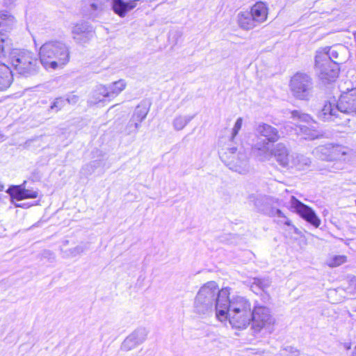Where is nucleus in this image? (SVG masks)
I'll return each mask as SVG.
<instances>
[{"instance_id":"nucleus-1","label":"nucleus","mask_w":356,"mask_h":356,"mask_svg":"<svg viewBox=\"0 0 356 356\" xmlns=\"http://www.w3.org/2000/svg\"><path fill=\"white\" fill-rule=\"evenodd\" d=\"M229 289H222L218 302V319L223 321L228 318L232 327L245 329L251 323L252 307L248 299L241 296L229 297Z\"/></svg>"},{"instance_id":"nucleus-2","label":"nucleus","mask_w":356,"mask_h":356,"mask_svg":"<svg viewBox=\"0 0 356 356\" xmlns=\"http://www.w3.org/2000/svg\"><path fill=\"white\" fill-rule=\"evenodd\" d=\"M220 290L216 282L205 283L197 291L193 301V312L201 318L211 316L215 312L218 318V302L220 299Z\"/></svg>"},{"instance_id":"nucleus-3","label":"nucleus","mask_w":356,"mask_h":356,"mask_svg":"<svg viewBox=\"0 0 356 356\" xmlns=\"http://www.w3.org/2000/svg\"><path fill=\"white\" fill-rule=\"evenodd\" d=\"M341 115H356V88L341 94L337 102H325L318 114L323 120L337 124L341 123L337 118L341 119Z\"/></svg>"},{"instance_id":"nucleus-4","label":"nucleus","mask_w":356,"mask_h":356,"mask_svg":"<svg viewBox=\"0 0 356 356\" xmlns=\"http://www.w3.org/2000/svg\"><path fill=\"white\" fill-rule=\"evenodd\" d=\"M39 56L46 70L62 68L70 61V47L63 41L50 40L41 46Z\"/></svg>"},{"instance_id":"nucleus-5","label":"nucleus","mask_w":356,"mask_h":356,"mask_svg":"<svg viewBox=\"0 0 356 356\" xmlns=\"http://www.w3.org/2000/svg\"><path fill=\"white\" fill-rule=\"evenodd\" d=\"M8 62L14 70L25 76L35 74L39 69L37 56L26 49H12L9 53Z\"/></svg>"},{"instance_id":"nucleus-6","label":"nucleus","mask_w":356,"mask_h":356,"mask_svg":"<svg viewBox=\"0 0 356 356\" xmlns=\"http://www.w3.org/2000/svg\"><path fill=\"white\" fill-rule=\"evenodd\" d=\"M219 155L222 161L230 170L240 174H244L248 171V160L244 152H237L234 147H225L220 149Z\"/></svg>"},{"instance_id":"nucleus-7","label":"nucleus","mask_w":356,"mask_h":356,"mask_svg":"<svg viewBox=\"0 0 356 356\" xmlns=\"http://www.w3.org/2000/svg\"><path fill=\"white\" fill-rule=\"evenodd\" d=\"M290 88L294 97L302 100H308L312 95L313 81L305 73H296L290 81Z\"/></svg>"},{"instance_id":"nucleus-8","label":"nucleus","mask_w":356,"mask_h":356,"mask_svg":"<svg viewBox=\"0 0 356 356\" xmlns=\"http://www.w3.org/2000/svg\"><path fill=\"white\" fill-rule=\"evenodd\" d=\"M351 151L346 147L332 143L316 147L312 154L316 158L323 161H346Z\"/></svg>"},{"instance_id":"nucleus-9","label":"nucleus","mask_w":356,"mask_h":356,"mask_svg":"<svg viewBox=\"0 0 356 356\" xmlns=\"http://www.w3.org/2000/svg\"><path fill=\"white\" fill-rule=\"evenodd\" d=\"M291 118L293 120H297L307 124H300L298 125V134L305 139L314 140L323 136L322 132L317 129L316 122H314L308 114L295 110L291 112Z\"/></svg>"},{"instance_id":"nucleus-10","label":"nucleus","mask_w":356,"mask_h":356,"mask_svg":"<svg viewBox=\"0 0 356 356\" xmlns=\"http://www.w3.org/2000/svg\"><path fill=\"white\" fill-rule=\"evenodd\" d=\"M315 63L318 76L323 83L325 84L335 81L339 75V68L327 59V55L316 54Z\"/></svg>"},{"instance_id":"nucleus-11","label":"nucleus","mask_w":356,"mask_h":356,"mask_svg":"<svg viewBox=\"0 0 356 356\" xmlns=\"http://www.w3.org/2000/svg\"><path fill=\"white\" fill-rule=\"evenodd\" d=\"M251 316L252 328L257 332H259L263 328L270 327L275 322L270 309L266 307L254 306Z\"/></svg>"},{"instance_id":"nucleus-12","label":"nucleus","mask_w":356,"mask_h":356,"mask_svg":"<svg viewBox=\"0 0 356 356\" xmlns=\"http://www.w3.org/2000/svg\"><path fill=\"white\" fill-rule=\"evenodd\" d=\"M327 56V59L331 60L337 66L345 63L349 58L348 49L343 44H335L332 47H325L319 49L316 54H323Z\"/></svg>"},{"instance_id":"nucleus-13","label":"nucleus","mask_w":356,"mask_h":356,"mask_svg":"<svg viewBox=\"0 0 356 356\" xmlns=\"http://www.w3.org/2000/svg\"><path fill=\"white\" fill-rule=\"evenodd\" d=\"M290 204L291 208L307 222L315 227H319L321 220L312 208L299 201L294 196L291 197Z\"/></svg>"},{"instance_id":"nucleus-14","label":"nucleus","mask_w":356,"mask_h":356,"mask_svg":"<svg viewBox=\"0 0 356 356\" xmlns=\"http://www.w3.org/2000/svg\"><path fill=\"white\" fill-rule=\"evenodd\" d=\"M73 40L79 44L88 42L93 35L92 27L86 22L75 24L71 30Z\"/></svg>"},{"instance_id":"nucleus-15","label":"nucleus","mask_w":356,"mask_h":356,"mask_svg":"<svg viewBox=\"0 0 356 356\" xmlns=\"http://www.w3.org/2000/svg\"><path fill=\"white\" fill-rule=\"evenodd\" d=\"M147 331L145 328L140 327L135 330L123 341L121 345V350L130 351L143 343L147 338Z\"/></svg>"},{"instance_id":"nucleus-16","label":"nucleus","mask_w":356,"mask_h":356,"mask_svg":"<svg viewBox=\"0 0 356 356\" xmlns=\"http://www.w3.org/2000/svg\"><path fill=\"white\" fill-rule=\"evenodd\" d=\"M273 156L276 161L282 167L288 168L291 161L293 153L290 154L288 147L282 143H277L273 147Z\"/></svg>"},{"instance_id":"nucleus-17","label":"nucleus","mask_w":356,"mask_h":356,"mask_svg":"<svg viewBox=\"0 0 356 356\" xmlns=\"http://www.w3.org/2000/svg\"><path fill=\"white\" fill-rule=\"evenodd\" d=\"M256 134L258 136L264 137L267 143H275L277 142L280 136L278 130L266 123L260 122L255 128Z\"/></svg>"},{"instance_id":"nucleus-18","label":"nucleus","mask_w":356,"mask_h":356,"mask_svg":"<svg viewBox=\"0 0 356 356\" xmlns=\"http://www.w3.org/2000/svg\"><path fill=\"white\" fill-rule=\"evenodd\" d=\"M145 0H113L112 8L113 11L120 17H124L126 14L134 9L138 3Z\"/></svg>"},{"instance_id":"nucleus-19","label":"nucleus","mask_w":356,"mask_h":356,"mask_svg":"<svg viewBox=\"0 0 356 356\" xmlns=\"http://www.w3.org/2000/svg\"><path fill=\"white\" fill-rule=\"evenodd\" d=\"M13 199L21 200L28 198H36L38 193L36 191L22 188L21 186H14L7 191Z\"/></svg>"},{"instance_id":"nucleus-20","label":"nucleus","mask_w":356,"mask_h":356,"mask_svg":"<svg viewBox=\"0 0 356 356\" xmlns=\"http://www.w3.org/2000/svg\"><path fill=\"white\" fill-rule=\"evenodd\" d=\"M250 13L254 18V21L257 22V23L260 25L267 19V5L262 1H258L252 6Z\"/></svg>"},{"instance_id":"nucleus-21","label":"nucleus","mask_w":356,"mask_h":356,"mask_svg":"<svg viewBox=\"0 0 356 356\" xmlns=\"http://www.w3.org/2000/svg\"><path fill=\"white\" fill-rule=\"evenodd\" d=\"M252 149L254 155L259 161H269L273 156V148L270 149L268 143L266 141L256 143Z\"/></svg>"},{"instance_id":"nucleus-22","label":"nucleus","mask_w":356,"mask_h":356,"mask_svg":"<svg viewBox=\"0 0 356 356\" xmlns=\"http://www.w3.org/2000/svg\"><path fill=\"white\" fill-rule=\"evenodd\" d=\"M237 17L238 26L243 30L248 31L259 26L257 22L254 21L252 15L248 11L239 13Z\"/></svg>"},{"instance_id":"nucleus-23","label":"nucleus","mask_w":356,"mask_h":356,"mask_svg":"<svg viewBox=\"0 0 356 356\" xmlns=\"http://www.w3.org/2000/svg\"><path fill=\"white\" fill-rule=\"evenodd\" d=\"M111 98L108 93V88L102 84L98 85L92 90L91 96L88 100V104L91 105L97 104L104 101L105 98Z\"/></svg>"},{"instance_id":"nucleus-24","label":"nucleus","mask_w":356,"mask_h":356,"mask_svg":"<svg viewBox=\"0 0 356 356\" xmlns=\"http://www.w3.org/2000/svg\"><path fill=\"white\" fill-rule=\"evenodd\" d=\"M13 72L6 65L0 62V90L7 89L13 82Z\"/></svg>"},{"instance_id":"nucleus-25","label":"nucleus","mask_w":356,"mask_h":356,"mask_svg":"<svg viewBox=\"0 0 356 356\" xmlns=\"http://www.w3.org/2000/svg\"><path fill=\"white\" fill-rule=\"evenodd\" d=\"M311 164V160L309 158L296 153H293L291 161L288 168H296L299 170H305L309 167Z\"/></svg>"},{"instance_id":"nucleus-26","label":"nucleus","mask_w":356,"mask_h":356,"mask_svg":"<svg viewBox=\"0 0 356 356\" xmlns=\"http://www.w3.org/2000/svg\"><path fill=\"white\" fill-rule=\"evenodd\" d=\"M271 281L268 277L253 278V281L251 284V289L256 293L259 291H266L270 286Z\"/></svg>"},{"instance_id":"nucleus-27","label":"nucleus","mask_w":356,"mask_h":356,"mask_svg":"<svg viewBox=\"0 0 356 356\" xmlns=\"http://www.w3.org/2000/svg\"><path fill=\"white\" fill-rule=\"evenodd\" d=\"M127 86V83L124 79H120L117 81L113 82L108 87V93L111 98L118 96L122 91H123Z\"/></svg>"},{"instance_id":"nucleus-28","label":"nucleus","mask_w":356,"mask_h":356,"mask_svg":"<svg viewBox=\"0 0 356 356\" xmlns=\"http://www.w3.org/2000/svg\"><path fill=\"white\" fill-rule=\"evenodd\" d=\"M15 24V18L7 12L0 11V28L7 31L12 28Z\"/></svg>"},{"instance_id":"nucleus-29","label":"nucleus","mask_w":356,"mask_h":356,"mask_svg":"<svg viewBox=\"0 0 356 356\" xmlns=\"http://www.w3.org/2000/svg\"><path fill=\"white\" fill-rule=\"evenodd\" d=\"M193 118L190 115H177L172 121V126L176 131L182 130Z\"/></svg>"},{"instance_id":"nucleus-30","label":"nucleus","mask_w":356,"mask_h":356,"mask_svg":"<svg viewBox=\"0 0 356 356\" xmlns=\"http://www.w3.org/2000/svg\"><path fill=\"white\" fill-rule=\"evenodd\" d=\"M148 113V108L143 105H138L134 112V114L131 116V118L134 120L137 121L140 124L143 121V120L146 118Z\"/></svg>"},{"instance_id":"nucleus-31","label":"nucleus","mask_w":356,"mask_h":356,"mask_svg":"<svg viewBox=\"0 0 356 356\" xmlns=\"http://www.w3.org/2000/svg\"><path fill=\"white\" fill-rule=\"evenodd\" d=\"M347 261V257L345 255H335L331 257L327 261V264L330 267H337L339 266Z\"/></svg>"},{"instance_id":"nucleus-32","label":"nucleus","mask_w":356,"mask_h":356,"mask_svg":"<svg viewBox=\"0 0 356 356\" xmlns=\"http://www.w3.org/2000/svg\"><path fill=\"white\" fill-rule=\"evenodd\" d=\"M140 124L139 122L131 118L124 129L125 134L130 135L131 134L136 133L140 127Z\"/></svg>"},{"instance_id":"nucleus-33","label":"nucleus","mask_w":356,"mask_h":356,"mask_svg":"<svg viewBox=\"0 0 356 356\" xmlns=\"http://www.w3.org/2000/svg\"><path fill=\"white\" fill-rule=\"evenodd\" d=\"M8 45V38L3 34H0V58L5 56L6 48Z\"/></svg>"},{"instance_id":"nucleus-34","label":"nucleus","mask_w":356,"mask_h":356,"mask_svg":"<svg viewBox=\"0 0 356 356\" xmlns=\"http://www.w3.org/2000/svg\"><path fill=\"white\" fill-rule=\"evenodd\" d=\"M86 250V247L82 245H79L69 250L70 256L72 257H76L81 254Z\"/></svg>"},{"instance_id":"nucleus-35","label":"nucleus","mask_w":356,"mask_h":356,"mask_svg":"<svg viewBox=\"0 0 356 356\" xmlns=\"http://www.w3.org/2000/svg\"><path fill=\"white\" fill-rule=\"evenodd\" d=\"M243 124V119L242 118H238L235 122V124L232 129V136H231V140H234V138L236 137V136L238 134L239 130L241 129Z\"/></svg>"},{"instance_id":"nucleus-36","label":"nucleus","mask_w":356,"mask_h":356,"mask_svg":"<svg viewBox=\"0 0 356 356\" xmlns=\"http://www.w3.org/2000/svg\"><path fill=\"white\" fill-rule=\"evenodd\" d=\"M63 102L61 98H56L50 106L51 110L59 111L63 106Z\"/></svg>"},{"instance_id":"nucleus-37","label":"nucleus","mask_w":356,"mask_h":356,"mask_svg":"<svg viewBox=\"0 0 356 356\" xmlns=\"http://www.w3.org/2000/svg\"><path fill=\"white\" fill-rule=\"evenodd\" d=\"M79 96L74 94H71L67 97V101L69 104H75L79 101Z\"/></svg>"},{"instance_id":"nucleus-38","label":"nucleus","mask_w":356,"mask_h":356,"mask_svg":"<svg viewBox=\"0 0 356 356\" xmlns=\"http://www.w3.org/2000/svg\"><path fill=\"white\" fill-rule=\"evenodd\" d=\"M288 349H289V351L291 354H293L294 356H298L299 355L298 350H297L296 349L293 348V347H289Z\"/></svg>"},{"instance_id":"nucleus-39","label":"nucleus","mask_w":356,"mask_h":356,"mask_svg":"<svg viewBox=\"0 0 356 356\" xmlns=\"http://www.w3.org/2000/svg\"><path fill=\"white\" fill-rule=\"evenodd\" d=\"M15 1V0H4V4L7 7H10L13 5Z\"/></svg>"},{"instance_id":"nucleus-40","label":"nucleus","mask_w":356,"mask_h":356,"mask_svg":"<svg viewBox=\"0 0 356 356\" xmlns=\"http://www.w3.org/2000/svg\"><path fill=\"white\" fill-rule=\"evenodd\" d=\"M276 213L280 217H283L284 216L283 213L280 209H277Z\"/></svg>"},{"instance_id":"nucleus-41","label":"nucleus","mask_w":356,"mask_h":356,"mask_svg":"<svg viewBox=\"0 0 356 356\" xmlns=\"http://www.w3.org/2000/svg\"><path fill=\"white\" fill-rule=\"evenodd\" d=\"M91 7H92L94 10H96V9L97 8V6L95 4H94V3L91 4Z\"/></svg>"},{"instance_id":"nucleus-42","label":"nucleus","mask_w":356,"mask_h":356,"mask_svg":"<svg viewBox=\"0 0 356 356\" xmlns=\"http://www.w3.org/2000/svg\"><path fill=\"white\" fill-rule=\"evenodd\" d=\"M3 184L0 182V191H3Z\"/></svg>"},{"instance_id":"nucleus-43","label":"nucleus","mask_w":356,"mask_h":356,"mask_svg":"<svg viewBox=\"0 0 356 356\" xmlns=\"http://www.w3.org/2000/svg\"><path fill=\"white\" fill-rule=\"evenodd\" d=\"M233 160H235L236 161H238V160L237 159V156H233Z\"/></svg>"},{"instance_id":"nucleus-44","label":"nucleus","mask_w":356,"mask_h":356,"mask_svg":"<svg viewBox=\"0 0 356 356\" xmlns=\"http://www.w3.org/2000/svg\"><path fill=\"white\" fill-rule=\"evenodd\" d=\"M286 224L288 225H290L289 222H286Z\"/></svg>"}]
</instances>
